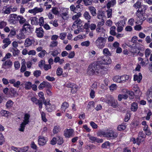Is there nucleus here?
I'll list each match as a JSON object with an SVG mask.
<instances>
[{
  "mask_svg": "<svg viewBox=\"0 0 152 152\" xmlns=\"http://www.w3.org/2000/svg\"><path fill=\"white\" fill-rule=\"evenodd\" d=\"M104 67L99 64H93L89 65L87 71V73L90 75H97L101 72V70L104 69Z\"/></svg>",
  "mask_w": 152,
  "mask_h": 152,
  "instance_id": "f257e3e1",
  "label": "nucleus"
},
{
  "mask_svg": "<svg viewBox=\"0 0 152 152\" xmlns=\"http://www.w3.org/2000/svg\"><path fill=\"white\" fill-rule=\"evenodd\" d=\"M106 39L105 38L100 37H98L95 42V44L99 48L102 49L105 46Z\"/></svg>",
  "mask_w": 152,
  "mask_h": 152,
  "instance_id": "f03ea898",
  "label": "nucleus"
},
{
  "mask_svg": "<svg viewBox=\"0 0 152 152\" xmlns=\"http://www.w3.org/2000/svg\"><path fill=\"white\" fill-rule=\"evenodd\" d=\"M100 135H104L105 137H109L111 139H114L118 136L117 133L115 132L113 130H111L107 132L102 131L100 132Z\"/></svg>",
  "mask_w": 152,
  "mask_h": 152,
  "instance_id": "7ed1b4c3",
  "label": "nucleus"
},
{
  "mask_svg": "<svg viewBox=\"0 0 152 152\" xmlns=\"http://www.w3.org/2000/svg\"><path fill=\"white\" fill-rule=\"evenodd\" d=\"M30 117V115L29 114L27 113L25 114L23 121L21 124L20 128L19 129L20 131L21 132L24 131L26 125L28 124L29 122V119Z\"/></svg>",
  "mask_w": 152,
  "mask_h": 152,
  "instance_id": "20e7f679",
  "label": "nucleus"
},
{
  "mask_svg": "<svg viewBox=\"0 0 152 152\" xmlns=\"http://www.w3.org/2000/svg\"><path fill=\"white\" fill-rule=\"evenodd\" d=\"M136 15L137 17V19L140 22H142L146 18L147 15L142 10H138L136 13Z\"/></svg>",
  "mask_w": 152,
  "mask_h": 152,
  "instance_id": "39448f33",
  "label": "nucleus"
},
{
  "mask_svg": "<svg viewBox=\"0 0 152 152\" xmlns=\"http://www.w3.org/2000/svg\"><path fill=\"white\" fill-rule=\"evenodd\" d=\"M105 102L113 108H116L118 105L117 101L115 100L114 98L111 96L108 97V99L106 100Z\"/></svg>",
  "mask_w": 152,
  "mask_h": 152,
  "instance_id": "423d86ee",
  "label": "nucleus"
},
{
  "mask_svg": "<svg viewBox=\"0 0 152 152\" xmlns=\"http://www.w3.org/2000/svg\"><path fill=\"white\" fill-rule=\"evenodd\" d=\"M98 60L99 61H101V63L104 64H108L112 62L110 58L106 56L100 57L98 58Z\"/></svg>",
  "mask_w": 152,
  "mask_h": 152,
  "instance_id": "0eeeda50",
  "label": "nucleus"
},
{
  "mask_svg": "<svg viewBox=\"0 0 152 152\" xmlns=\"http://www.w3.org/2000/svg\"><path fill=\"white\" fill-rule=\"evenodd\" d=\"M32 29L31 25L28 23H26L24 24L22 30L23 32L25 31L29 34L31 33Z\"/></svg>",
  "mask_w": 152,
  "mask_h": 152,
  "instance_id": "6e6552de",
  "label": "nucleus"
},
{
  "mask_svg": "<svg viewBox=\"0 0 152 152\" xmlns=\"http://www.w3.org/2000/svg\"><path fill=\"white\" fill-rule=\"evenodd\" d=\"M38 138V142L39 145L43 146L46 144L48 140L47 138L41 136H39Z\"/></svg>",
  "mask_w": 152,
  "mask_h": 152,
  "instance_id": "1a4fd4ad",
  "label": "nucleus"
},
{
  "mask_svg": "<svg viewBox=\"0 0 152 152\" xmlns=\"http://www.w3.org/2000/svg\"><path fill=\"white\" fill-rule=\"evenodd\" d=\"M35 32L37 34V37L39 38H42L44 36V31L42 27L37 28Z\"/></svg>",
  "mask_w": 152,
  "mask_h": 152,
  "instance_id": "9d476101",
  "label": "nucleus"
},
{
  "mask_svg": "<svg viewBox=\"0 0 152 152\" xmlns=\"http://www.w3.org/2000/svg\"><path fill=\"white\" fill-rule=\"evenodd\" d=\"M73 132L72 129H66L64 131V135L66 137L69 138L72 136Z\"/></svg>",
  "mask_w": 152,
  "mask_h": 152,
  "instance_id": "9b49d317",
  "label": "nucleus"
},
{
  "mask_svg": "<svg viewBox=\"0 0 152 152\" xmlns=\"http://www.w3.org/2000/svg\"><path fill=\"white\" fill-rule=\"evenodd\" d=\"M43 10V9L42 8L36 7L33 9L29 10H28V12L31 13H33L35 14L38 12H42Z\"/></svg>",
  "mask_w": 152,
  "mask_h": 152,
  "instance_id": "f8f14e48",
  "label": "nucleus"
},
{
  "mask_svg": "<svg viewBox=\"0 0 152 152\" xmlns=\"http://www.w3.org/2000/svg\"><path fill=\"white\" fill-rule=\"evenodd\" d=\"M34 40L33 39L26 38L25 41L24 45L25 47H29L34 44Z\"/></svg>",
  "mask_w": 152,
  "mask_h": 152,
  "instance_id": "ddd939ff",
  "label": "nucleus"
},
{
  "mask_svg": "<svg viewBox=\"0 0 152 152\" xmlns=\"http://www.w3.org/2000/svg\"><path fill=\"white\" fill-rule=\"evenodd\" d=\"M19 15L16 14H11L9 16V21L11 23H13L14 21H18Z\"/></svg>",
  "mask_w": 152,
  "mask_h": 152,
  "instance_id": "4468645a",
  "label": "nucleus"
},
{
  "mask_svg": "<svg viewBox=\"0 0 152 152\" xmlns=\"http://www.w3.org/2000/svg\"><path fill=\"white\" fill-rule=\"evenodd\" d=\"M89 139L93 141H96L98 143H102L103 142V140L102 139H99L96 138V137L92 136L89 134L87 135Z\"/></svg>",
  "mask_w": 152,
  "mask_h": 152,
  "instance_id": "2eb2a0df",
  "label": "nucleus"
},
{
  "mask_svg": "<svg viewBox=\"0 0 152 152\" xmlns=\"http://www.w3.org/2000/svg\"><path fill=\"white\" fill-rule=\"evenodd\" d=\"M11 42L10 40V39L9 38H4L3 40V43L4 44L2 46L3 49H5L7 48L10 44H11Z\"/></svg>",
  "mask_w": 152,
  "mask_h": 152,
  "instance_id": "dca6fc26",
  "label": "nucleus"
},
{
  "mask_svg": "<svg viewBox=\"0 0 152 152\" xmlns=\"http://www.w3.org/2000/svg\"><path fill=\"white\" fill-rule=\"evenodd\" d=\"M12 6L8 7L4 6L3 7V11L4 13L6 14H9L10 13L11 10H12Z\"/></svg>",
  "mask_w": 152,
  "mask_h": 152,
  "instance_id": "f3484780",
  "label": "nucleus"
},
{
  "mask_svg": "<svg viewBox=\"0 0 152 152\" xmlns=\"http://www.w3.org/2000/svg\"><path fill=\"white\" fill-rule=\"evenodd\" d=\"M81 16V14L80 12H79L78 13H76V14L72 16V19L73 20L77 21V20H79L80 22H79L81 23V21L80 19L79 18Z\"/></svg>",
  "mask_w": 152,
  "mask_h": 152,
  "instance_id": "a211bd4d",
  "label": "nucleus"
},
{
  "mask_svg": "<svg viewBox=\"0 0 152 152\" xmlns=\"http://www.w3.org/2000/svg\"><path fill=\"white\" fill-rule=\"evenodd\" d=\"M45 87L50 88L51 86L48 83L43 82L39 85L38 86V88L39 89H42L44 88Z\"/></svg>",
  "mask_w": 152,
  "mask_h": 152,
  "instance_id": "6ab92c4d",
  "label": "nucleus"
},
{
  "mask_svg": "<svg viewBox=\"0 0 152 152\" xmlns=\"http://www.w3.org/2000/svg\"><path fill=\"white\" fill-rule=\"evenodd\" d=\"M44 104L46 106V110L49 112H50L52 111L53 109L51 107L50 104V103L49 101L47 102L46 101L43 102Z\"/></svg>",
  "mask_w": 152,
  "mask_h": 152,
  "instance_id": "aec40b11",
  "label": "nucleus"
},
{
  "mask_svg": "<svg viewBox=\"0 0 152 152\" xmlns=\"http://www.w3.org/2000/svg\"><path fill=\"white\" fill-rule=\"evenodd\" d=\"M28 34V33H27L25 31L23 32L22 30H21L20 33L19 34V35L17 36V38L20 39H24L26 37V36Z\"/></svg>",
  "mask_w": 152,
  "mask_h": 152,
  "instance_id": "412c9836",
  "label": "nucleus"
},
{
  "mask_svg": "<svg viewBox=\"0 0 152 152\" xmlns=\"http://www.w3.org/2000/svg\"><path fill=\"white\" fill-rule=\"evenodd\" d=\"M69 104L68 103L66 102H65L62 103L61 109L62 113L64 112L65 111V110L69 107Z\"/></svg>",
  "mask_w": 152,
  "mask_h": 152,
  "instance_id": "4be33fe9",
  "label": "nucleus"
},
{
  "mask_svg": "<svg viewBox=\"0 0 152 152\" xmlns=\"http://www.w3.org/2000/svg\"><path fill=\"white\" fill-rule=\"evenodd\" d=\"M142 77L141 74L139 73L138 75H134V80L135 81H137V82L139 83L142 80Z\"/></svg>",
  "mask_w": 152,
  "mask_h": 152,
  "instance_id": "5701e85b",
  "label": "nucleus"
},
{
  "mask_svg": "<svg viewBox=\"0 0 152 152\" xmlns=\"http://www.w3.org/2000/svg\"><path fill=\"white\" fill-rule=\"evenodd\" d=\"M88 9L92 16H95L96 15V10L95 7L92 6H90L88 7Z\"/></svg>",
  "mask_w": 152,
  "mask_h": 152,
  "instance_id": "b1692460",
  "label": "nucleus"
},
{
  "mask_svg": "<svg viewBox=\"0 0 152 152\" xmlns=\"http://www.w3.org/2000/svg\"><path fill=\"white\" fill-rule=\"evenodd\" d=\"M29 20L31 21V24L32 25H37L39 23L38 19L36 17L31 18Z\"/></svg>",
  "mask_w": 152,
  "mask_h": 152,
  "instance_id": "393cba45",
  "label": "nucleus"
},
{
  "mask_svg": "<svg viewBox=\"0 0 152 152\" xmlns=\"http://www.w3.org/2000/svg\"><path fill=\"white\" fill-rule=\"evenodd\" d=\"M18 21H19L20 24L21 25L28 23L26 21V20L23 17L19 15Z\"/></svg>",
  "mask_w": 152,
  "mask_h": 152,
  "instance_id": "a878e982",
  "label": "nucleus"
},
{
  "mask_svg": "<svg viewBox=\"0 0 152 152\" xmlns=\"http://www.w3.org/2000/svg\"><path fill=\"white\" fill-rule=\"evenodd\" d=\"M129 79V75H124L121 76V83H123L127 81Z\"/></svg>",
  "mask_w": 152,
  "mask_h": 152,
  "instance_id": "bb28decb",
  "label": "nucleus"
},
{
  "mask_svg": "<svg viewBox=\"0 0 152 152\" xmlns=\"http://www.w3.org/2000/svg\"><path fill=\"white\" fill-rule=\"evenodd\" d=\"M12 64V61L10 60H7L4 62L2 65V67L4 66H7L9 67H11Z\"/></svg>",
  "mask_w": 152,
  "mask_h": 152,
  "instance_id": "cd10ccee",
  "label": "nucleus"
},
{
  "mask_svg": "<svg viewBox=\"0 0 152 152\" xmlns=\"http://www.w3.org/2000/svg\"><path fill=\"white\" fill-rule=\"evenodd\" d=\"M77 21H75L72 26V27L74 29H76L77 28H80L81 26H80V25L81 24V23L79 22V20H77Z\"/></svg>",
  "mask_w": 152,
  "mask_h": 152,
  "instance_id": "c85d7f7f",
  "label": "nucleus"
},
{
  "mask_svg": "<svg viewBox=\"0 0 152 152\" xmlns=\"http://www.w3.org/2000/svg\"><path fill=\"white\" fill-rule=\"evenodd\" d=\"M103 53L104 55V56H106L109 57L111 56V53L110 52L108 49L107 48H105L103 49Z\"/></svg>",
  "mask_w": 152,
  "mask_h": 152,
  "instance_id": "c756f323",
  "label": "nucleus"
},
{
  "mask_svg": "<svg viewBox=\"0 0 152 152\" xmlns=\"http://www.w3.org/2000/svg\"><path fill=\"white\" fill-rule=\"evenodd\" d=\"M115 4V0H111L107 3V7L108 9H109L111 7L114 6Z\"/></svg>",
  "mask_w": 152,
  "mask_h": 152,
  "instance_id": "7c9ffc66",
  "label": "nucleus"
},
{
  "mask_svg": "<svg viewBox=\"0 0 152 152\" xmlns=\"http://www.w3.org/2000/svg\"><path fill=\"white\" fill-rule=\"evenodd\" d=\"M138 108V105L137 103L133 102L131 104V109L132 111H136Z\"/></svg>",
  "mask_w": 152,
  "mask_h": 152,
  "instance_id": "2f4dec72",
  "label": "nucleus"
},
{
  "mask_svg": "<svg viewBox=\"0 0 152 152\" xmlns=\"http://www.w3.org/2000/svg\"><path fill=\"white\" fill-rule=\"evenodd\" d=\"M25 88L26 89L28 90L31 89V86L32 84L31 82H25L24 83Z\"/></svg>",
  "mask_w": 152,
  "mask_h": 152,
  "instance_id": "473e14b6",
  "label": "nucleus"
},
{
  "mask_svg": "<svg viewBox=\"0 0 152 152\" xmlns=\"http://www.w3.org/2000/svg\"><path fill=\"white\" fill-rule=\"evenodd\" d=\"M128 96L126 94H119L118 96V100L119 101H121L122 99H126Z\"/></svg>",
  "mask_w": 152,
  "mask_h": 152,
  "instance_id": "72a5a7b5",
  "label": "nucleus"
},
{
  "mask_svg": "<svg viewBox=\"0 0 152 152\" xmlns=\"http://www.w3.org/2000/svg\"><path fill=\"white\" fill-rule=\"evenodd\" d=\"M122 22V21H119L116 24V26H117V30L118 32H121L123 30V27L121 26L120 25V24Z\"/></svg>",
  "mask_w": 152,
  "mask_h": 152,
  "instance_id": "f704fd0d",
  "label": "nucleus"
},
{
  "mask_svg": "<svg viewBox=\"0 0 152 152\" xmlns=\"http://www.w3.org/2000/svg\"><path fill=\"white\" fill-rule=\"evenodd\" d=\"M11 51L12 52L13 55L15 56L18 55L19 53V51L17 48H12L11 50Z\"/></svg>",
  "mask_w": 152,
  "mask_h": 152,
  "instance_id": "c9c22d12",
  "label": "nucleus"
},
{
  "mask_svg": "<svg viewBox=\"0 0 152 152\" xmlns=\"http://www.w3.org/2000/svg\"><path fill=\"white\" fill-rule=\"evenodd\" d=\"M113 80L115 82L121 83V76H115L113 78Z\"/></svg>",
  "mask_w": 152,
  "mask_h": 152,
  "instance_id": "e433bc0d",
  "label": "nucleus"
},
{
  "mask_svg": "<svg viewBox=\"0 0 152 152\" xmlns=\"http://www.w3.org/2000/svg\"><path fill=\"white\" fill-rule=\"evenodd\" d=\"M57 143L58 144L61 145L63 143L64 141L63 138L61 137L58 136L57 137Z\"/></svg>",
  "mask_w": 152,
  "mask_h": 152,
  "instance_id": "4c0bfd02",
  "label": "nucleus"
},
{
  "mask_svg": "<svg viewBox=\"0 0 152 152\" xmlns=\"http://www.w3.org/2000/svg\"><path fill=\"white\" fill-rule=\"evenodd\" d=\"M111 143H110L109 141L105 142L102 145V148H106L109 147Z\"/></svg>",
  "mask_w": 152,
  "mask_h": 152,
  "instance_id": "58836bf2",
  "label": "nucleus"
},
{
  "mask_svg": "<svg viewBox=\"0 0 152 152\" xmlns=\"http://www.w3.org/2000/svg\"><path fill=\"white\" fill-rule=\"evenodd\" d=\"M116 27L115 26H112L110 28V34L112 35L115 36L116 35V32H115V30Z\"/></svg>",
  "mask_w": 152,
  "mask_h": 152,
  "instance_id": "ea45409f",
  "label": "nucleus"
},
{
  "mask_svg": "<svg viewBox=\"0 0 152 152\" xmlns=\"http://www.w3.org/2000/svg\"><path fill=\"white\" fill-rule=\"evenodd\" d=\"M83 16L86 20H89L91 18V16L89 13L87 11H86L83 14Z\"/></svg>",
  "mask_w": 152,
  "mask_h": 152,
  "instance_id": "a19ab883",
  "label": "nucleus"
},
{
  "mask_svg": "<svg viewBox=\"0 0 152 152\" xmlns=\"http://www.w3.org/2000/svg\"><path fill=\"white\" fill-rule=\"evenodd\" d=\"M13 102L11 100H8L6 103V106L7 108H9L12 106Z\"/></svg>",
  "mask_w": 152,
  "mask_h": 152,
  "instance_id": "79ce46f5",
  "label": "nucleus"
},
{
  "mask_svg": "<svg viewBox=\"0 0 152 152\" xmlns=\"http://www.w3.org/2000/svg\"><path fill=\"white\" fill-rule=\"evenodd\" d=\"M83 1L85 6H88L92 4V0H83Z\"/></svg>",
  "mask_w": 152,
  "mask_h": 152,
  "instance_id": "37998d69",
  "label": "nucleus"
},
{
  "mask_svg": "<svg viewBox=\"0 0 152 152\" xmlns=\"http://www.w3.org/2000/svg\"><path fill=\"white\" fill-rule=\"evenodd\" d=\"M63 73V69L61 67H58L56 70V74L58 76H61Z\"/></svg>",
  "mask_w": 152,
  "mask_h": 152,
  "instance_id": "c03bdc74",
  "label": "nucleus"
},
{
  "mask_svg": "<svg viewBox=\"0 0 152 152\" xmlns=\"http://www.w3.org/2000/svg\"><path fill=\"white\" fill-rule=\"evenodd\" d=\"M38 95L40 99H41V100H42L43 102H44L46 101V100L44 97V94L42 92H39L38 94Z\"/></svg>",
  "mask_w": 152,
  "mask_h": 152,
  "instance_id": "a18cd8bd",
  "label": "nucleus"
},
{
  "mask_svg": "<svg viewBox=\"0 0 152 152\" xmlns=\"http://www.w3.org/2000/svg\"><path fill=\"white\" fill-rule=\"evenodd\" d=\"M58 42L57 41H53L50 43V47L51 48L56 47L57 46Z\"/></svg>",
  "mask_w": 152,
  "mask_h": 152,
  "instance_id": "49530a36",
  "label": "nucleus"
},
{
  "mask_svg": "<svg viewBox=\"0 0 152 152\" xmlns=\"http://www.w3.org/2000/svg\"><path fill=\"white\" fill-rule=\"evenodd\" d=\"M49 23L53 25L55 27H57L58 26V23L57 21L56 20H51L49 22Z\"/></svg>",
  "mask_w": 152,
  "mask_h": 152,
  "instance_id": "de8ad7c7",
  "label": "nucleus"
},
{
  "mask_svg": "<svg viewBox=\"0 0 152 152\" xmlns=\"http://www.w3.org/2000/svg\"><path fill=\"white\" fill-rule=\"evenodd\" d=\"M1 114L2 116H7L8 115V114L10 113L7 111L4 110H2L1 111Z\"/></svg>",
  "mask_w": 152,
  "mask_h": 152,
  "instance_id": "09e8293b",
  "label": "nucleus"
},
{
  "mask_svg": "<svg viewBox=\"0 0 152 152\" xmlns=\"http://www.w3.org/2000/svg\"><path fill=\"white\" fill-rule=\"evenodd\" d=\"M67 15L68 12H66L62 13L61 14V16L64 20H67L68 19V17L67 16Z\"/></svg>",
  "mask_w": 152,
  "mask_h": 152,
  "instance_id": "8fccbe9b",
  "label": "nucleus"
},
{
  "mask_svg": "<svg viewBox=\"0 0 152 152\" xmlns=\"http://www.w3.org/2000/svg\"><path fill=\"white\" fill-rule=\"evenodd\" d=\"M141 6V3L139 1H137L136 2V3H135L133 5V7H134L135 8L137 9H139L138 10H139L140 8V7Z\"/></svg>",
  "mask_w": 152,
  "mask_h": 152,
  "instance_id": "3c124183",
  "label": "nucleus"
},
{
  "mask_svg": "<svg viewBox=\"0 0 152 152\" xmlns=\"http://www.w3.org/2000/svg\"><path fill=\"white\" fill-rule=\"evenodd\" d=\"M94 103L93 101L89 102L87 105V107L88 109H90L92 108H94Z\"/></svg>",
  "mask_w": 152,
  "mask_h": 152,
  "instance_id": "603ef678",
  "label": "nucleus"
},
{
  "mask_svg": "<svg viewBox=\"0 0 152 152\" xmlns=\"http://www.w3.org/2000/svg\"><path fill=\"white\" fill-rule=\"evenodd\" d=\"M145 40L147 43H149L152 41V38L149 36H147Z\"/></svg>",
  "mask_w": 152,
  "mask_h": 152,
  "instance_id": "864d4df0",
  "label": "nucleus"
},
{
  "mask_svg": "<svg viewBox=\"0 0 152 152\" xmlns=\"http://www.w3.org/2000/svg\"><path fill=\"white\" fill-rule=\"evenodd\" d=\"M117 86L115 84H112L110 87V90L111 91H113L116 90L117 88Z\"/></svg>",
  "mask_w": 152,
  "mask_h": 152,
  "instance_id": "5fc2aeb1",
  "label": "nucleus"
},
{
  "mask_svg": "<svg viewBox=\"0 0 152 152\" xmlns=\"http://www.w3.org/2000/svg\"><path fill=\"white\" fill-rule=\"evenodd\" d=\"M34 75L36 77H39L41 74V72L40 70H36L34 72Z\"/></svg>",
  "mask_w": 152,
  "mask_h": 152,
  "instance_id": "6e6d98bb",
  "label": "nucleus"
},
{
  "mask_svg": "<svg viewBox=\"0 0 152 152\" xmlns=\"http://www.w3.org/2000/svg\"><path fill=\"white\" fill-rule=\"evenodd\" d=\"M77 89V86L75 85H74L73 86L72 88L71 89V92L72 93H74L76 92Z\"/></svg>",
  "mask_w": 152,
  "mask_h": 152,
  "instance_id": "4d7b16f0",
  "label": "nucleus"
},
{
  "mask_svg": "<svg viewBox=\"0 0 152 152\" xmlns=\"http://www.w3.org/2000/svg\"><path fill=\"white\" fill-rule=\"evenodd\" d=\"M126 128V126L124 125H119L117 127V129L118 130L121 131L124 130Z\"/></svg>",
  "mask_w": 152,
  "mask_h": 152,
  "instance_id": "13d9d810",
  "label": "nucleus"
},
{
  "mask_svg": "<svg viewBox=\"0 0 152 152\" xmlns=\"http://www.w3.org/2000/svg\"><path fill=\"white\" fill-rule=\"evenodd\" d=\"M151 53V51L148 48L146 49L145 51V56L146 58H148L149 56Z\"/></svg>",
  "mask_w": 152,
  "mask_h": 152,
  "instance_id": "bf43d9fd",
  "label": "nucleus"
},
{
  "mask_svg": "<svg viewBox=\"0 0 152 152\" xmlns=\"http://www.w3.org/2000/svg\"><path fill=\"white\" fill-rule=\"evenodd\" d=\"M4 142V139L2 134L0 133V145H1Z\"/></svg>",
  "mask_w": 152,
  "mask_h": 152,
  "instance_id": "052dcab7",
  "label": "nucleus"
},
{
  "mask_svg": "<svg viewBox=\"0 0 152 152\" xmlns=\"http://www.w3.org/2000/svg\"><path fill=\"white\" fill-rule=\"evenodd\" d=\"M46 52L45 50H42L40 53L38 54V56L40 57H44L45 54L46 53Z\"/></svg>",
  "mask_w": 152,
  "mask_h": 152,
  "instance_id": "680f3d73",
  "label": "nucleus"
},
{
  "mask_svg": "<svg viewBox=\"0 0 152 152\" xmlns=\"http://www.w3.org/2000/svg\"><path fill=\"white\" fill-rule=\"evenodd\" d=\"M7 24V23L6 22L4 21H1L0 22V28H2L5 27Z\"/></svg>",
  "mask_w": 152,
  "mask_h": 152,
  "instance_id": "e2e57ef3",
  "label": "nucleus"
},
{
  "mask_svg": "<svg viewBox=\"0 0 152 152\" xmlns=\"http://www.w3.org/2000/svg\"><path fill=\"white\" fill-rule=\"evenodd\" d=\"M66 36V34L65 33H62L60 34L59 37L62 40H64Z\"/></svg>",
  "mask_w": 152,
  "mask_h": 152,
  "instance_id": "0e129e2a",
  "label": "nucleus"
},
{
  "mask_svg": "<svg viewBox=\"0 0 152 152\" xmlns=\"http://www.w3.org/2000/svg\"><path fill=\"white\" fill-rule=\"evenodd\" d=\"M90 44V42L89 41H86L83 42L81 43V45L83 46H88Z\"/></svg>",
  "mask_w": 152,
  "mask_h": 152,
  "instance_id": "69168bd1",
  "label": "nucleus"
},
{
  "mask_svg": "<svg viewBox=\"0 0 152 152\" xmlns=\"http://www.w3.org/2000/svg\"><path fill=\"white\" fill-rule=\"evenodd\" d=\"M41 117L42 120L45 122H46L47 121V119L45 118V113L43 112H42L41 113Z\"/></svg>",
  "mask_w": 152,
  "mask_h": 152,
  "instance_id": "338daca9",
  "label": "nucleus"
},
{
  "mask_svg": "<svg viewBox=\"0 0 152 152\" xmlns=\"http://www.w3.org/2000/svg\"><path fill=\"white\" fill-rule=\"evenodd\" d=\"M52 10V12L55 15H57L58 13V9L57 7H54Z\"/></svg>",
  "mask_w": 152,
  "mask_h": 152,
  "instance_id": "774afa93",
  "label": "nucleus"
}]
</instances>
